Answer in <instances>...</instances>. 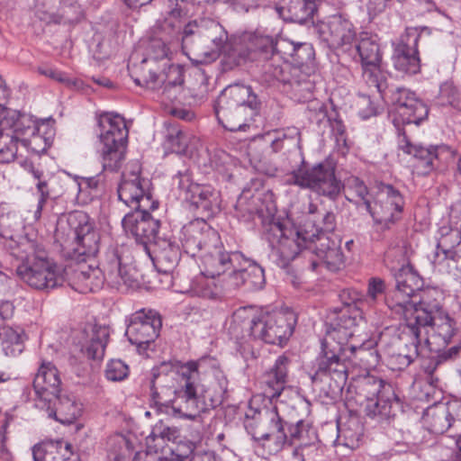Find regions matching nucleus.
Returning a JSON list of instances; mask_svg holds the SVG:
<instances>
[{"mask_svg":"<svg viewBox=\"0 0 461 461\" xmlns=\"http://www.w3.org/2000/svg\"><path fill=\"white\" fill-rule=\"evenodd\" d=\"M201 363L189 361L169 372H166L167 366L165 364L152 369L150 397L158 411L164 407L167 413L193 420L222 402L227 391L226 381L222 379L205 388L201 384Z\"/></svg>","mask_w":461,"mask_h":461,"instance_id":"1","label":"nucleus"},{"mask_svg":"<svg viewBox=\"0 0 461 461\" xmlns=\"http://www.w3.org/2000/svg\"><path fill=\"white\" fill-rule=\"evenodd\" d=\"M54 129L46 122L32 116L9 110L0 104V162L10 163L15 159L21 144L33 153L47 150L52 143Z\"/></svg>","mask_w":461,"mask_h":461,"instance_id":"2","label":"nucleus"},{"mask_svg":"<svg viewBox=\"0 0 461 461\" xmlns=\"http://www.w3.org/2000/svg\"><path fill=\"white\" fill-rule=\"evenodd\" d=\"M296 320L293 312H265L253 306L237 309L229 327L230 334L237 340H262L281 344L294 331Z\"/></svg>","mask_w":461,"mask_h":461,"instance_id":"3","label":"nucleus"},{"mask_svg":"<svg viewBox=\"0 0 461 461\" xmlns=\"http://www.w3.org/2000/svg\"><path fill=\"white\" fill-rule=\"evenodd\" d=\"M8 248L11 255L21 260L16 273L30 287L50 291L63 285L66 281L64 270L50 259L43 248L34 240L20 237L18 240H11Z\"/></svg>","mask_w":461,"mask_h":461,"instance_id":"4","label":"nucleus"},{"mask_svg":"<svg viewBox=\"0 0 461 461\" xmlns=\"http://www.w3.org/2000/svg\"><path fill=\"white\" fill-rule=\"evenodd\" d=\"M182 49L189 59L196 64H207L221 54L236 59V49L227 31L212 19L193 21L183 31Z\"/></svg>","mask_w":461,"mask_h":461,"instance_id":"5","label":"nucleus"},{"mask_svg":"<svg viewBox=\"0 0 461 461\" xmlns=\"http://www.w3.org/2000/svg\"><path fill=\"white\" fill-rule=\"evenodd\" d=\"M441 297V292L436 288H420L417 294L419 300L412 299L404 312L400 313L404 318L408 329L397 340L398 352L394 357L400 368L409 366L418 357L416 345L419 344L421 330L417 329L416 325H420L424 329L433 315L443 312L440 307Z\"/></svg>","mask_w":461,"mask_h":461,"instance_id":"6","label":"nucleus"},{"mask_svg":"<svg viewBox=\"0 0 461 461\" xmlns=\"http://www.w3.org/2000/svg\"><path fill=\"white\" fill-rule=\"evenodd\" d=\"M278 42L271 36L255 34L249 37V50L255 53L261 64V78L271 85L276 82L288 84L294 95L307 99L311 96L312 84L310 81L301 82L290 78V65L283 61L277 52Z\"/></svg>","mask_w":461,"mask_h":461,"instance_id":"7","label":"nucleus"},{"mask_svg":"<svg viewBox=\"0 0 461 461\" xmlns=\"http://www.w3.org/2000/svg\"><path fill=\"white\" fill-rule=\"evenodd\" d=\"M68 228L57 229L56 237L67 250L70 258L77 263L95 260L100 249V235L94 222L82 212H75L68 216Z\"/></svg>","mask_w":461,"mask_h":461,"instance_id":"8","label":"nucleus"},{"mask_svg":"<svg viewBox=\"0 0 461 461\" xmlns=\"http://www.w3.org/2000/svg\"><path fill=\"white\" fill-rule=\"evenodd\" d=\"M259 106L258 96L249 86L234 85L221 94L216 116L219 122L230 131H244L248 119L252 118Z\"/></svg>","mask_w":461,"mask_h":461,"instance_id":"9","label":"nucleus"},{"mask_svg":"<svg viewBox=\"0 0 461 461\" xmlns=\"http://www.w3.org/2000/svg\"><path fill=\"white\" fill-rule=\"evenodd\" d=\"M316 233L309 231L307 227L299 230L285 227L278 221H271L266 225L265 237L272 247V257L280 267H285L293 261L303 249L310 251L315 241Z\"/></svg>","mask_w":461,"mask_h":461,"instance_id":"10","label":"nucleus"},{"mask_svg":"<svg viewBox=\"0 0 461 461\" xmlns=\"http://www.w3.org/2000/svg\"><path fill=\"white\" fill-rule=\"evenodd\" d=\"M98 126L102 145L98 152L103 169L116 172L125 159L128 139L126 123L120 115L105 113L99 116Z\"/></svg>","mask_w":461,"mask_h":461,"instance_id":"11","label":"nucleus"},{"mask_svg":"<svg viewBox=\"0 0 461 461\" xmlns=\"http://www.w3.org/2000/svg\"><path fill=\"white\" fill-rule=\"evenodd\" d=\"M287 182L302 188H308L319 195L335 201L344 188L335 176L334 167L319 163L312 167H302L289 176Z\"/></svg>","mask_w":461,"mask_h":461,"instance_id":"12","label":"nucleus"},{"mask_svg":"<svg viewBox=\"0 0 461 461\" xmlns=\"http://www.w3.org/2000/svg\"><path fill=\"white\" fill-rule=\"evenodd\" d=\"M245 428L255 440H273L276 451L280 450L288 438L276 407L250 409L246 414Z\"/></svg>","mask_w":461,"mask_h":461,"instance_id":"13","label":"nucleus"},{"mask_svg":"<svg viewBox=\"0 0 461 461\" xmlns=\"http://www.w3.org/2000/svg\"><path fill=\"white\" fill-rule=\"evenodd\" d=\"M330 341L322 342V356L318 361V367L312 380L315 384L327 385L328 393L333 395L339 393L348 380V367L336 352V349L328 350Z\"/></svg>","mask_w":461,"mask_h":461,"instance_id":"14","label":"nucleus"},{"mask_svg":"<svg viewBox=\"0 0 461 461\" xmlns=\"http://www.w3.org/2000/svg\"><path fill=\"white\" fill-rule=\"evenodd\" d=\"M393 276L396 282L395 288L386 294L385 303L392 311L400 314L410 305L412 299H417L423 281L411 265L400 267Z\"/></svg>","mask_w":461,"mask_h":461,"instance_id":"15","label":"nucleus"},{"mask_svg":"<svg viewBox=\"0 0 461 461\" xmlns=\"http://www.w3.org/2000/svg\"><path fill=\"white\" fill-rule=\"evenodd\" d=\"M140 174V166L138 162L128 166L118 187L119 199L132 209L154 208L151 197L147 193L148 180L141 178Z\"/></svg>","mask_w":461,"mask_h":461,"instance_id":"16","label":"nucleus"},{"mask_svg":"<svg viewBox=\"0 0 461 461\" xmlns=\"http://www.w3.org/2000/svg\"><path fill=\"white\" fill-rule=\"evenodd\" d=\"M397 147L404 154L411 156V167L419 175H427L438 166L441 146L414 143L404 130H399Z\"/></svg>","mask_w":461,"mask_h":461,"instance_id":"17","label":"nucleus"},{"mask_svg":"<svg viewBox=\"0 0 461 461\" xmlns=\"http://www.w3.org/2000/svg\"><path fill=\"white\" fill-rule=\"evenodd\" d=\"M244 256L240 251H227L224 247L215 243L203 257L204 274L211 277L224 276L229 277L231 286L234 272L241 267Z\"/></svg>","mask_w":461,"mask_h":461,"instance_id":"18","label":"nucleus"},{"mask_svg":"<svg viewBox=\"0 0 461 461\" xmlns=\"http://www.w3.org/2000/svg\"><path fill=\"white\" fill-rule=\"evenodd\" d=\"M161 326V318L158 312L141 309L131 315L125 334L132 345L141 348L158 338Z\"/></svg>","mask_w":461,"mask_h":461,"instance_id":"19","label":"nucleus"},{"mask_svg":"<svg viewBox=\"0 0 461 461\" xmlns=\"http://www.w3.org/2000/svg\"><path fill=\"white\" fill-rule=\"evenodd\" d=\"M176 179L180 191L179 194L184 200L208 214H213L220 211V194L215 189L209 185L193 183L187 174L179 173Z\"/></svg>","mask_w":461,"mask_h":461,"instance_id":"20","label":"nucleus"},{"mask_svg":"<svg viewBox=\"0 0 461 461\" xmlns=\"http://www.w3.org/2000/svg\"><path fill=\"white\" fill-rule=\"evenodd\" d=\"M314 240L311 250L305 252V255L309 256L311 269L316 270L320 265H324L331 271L339 269L344 263L339 241L331 239L327 232L316 233Z\"/></svg>","mask_w":461,"mask_h":461,"instance_id":"21","label":"nucleus"},{"mask_svg":"<svg viewBox=\"0 0 461 461\" xmlns=\"http://www.w3.org/2000/svg\"><path fill=\"white\" fill-rule=\"evenodd\" d=\"M360 321L362 312L356 305L346 304L341 309L335 310L330 316L325 340H338L339 350H345L342 346L354 335L355 328Z\"/></svg>","mask_w":461,"mask_h":461,"instance_id":"22","label":"nucleus"},{"mask_svg":"<svg viewBox=\"0 0 461 461\" xmlns=\"http://www.w3.org/2000/svg\"><path fill=\"white\" fill-rule=\"evenodd\" d=\"M149 208L140 207L125 214L122 224L126 233L131 234L138 242L150 245L159 237V221L148 212Z\"/></svg>","mask_w":461,"mask_h":461,"instance_id":"23","label":"nucleus"},{"mask_svg":"<svg viewBox=\"0 0 461 461\" xmlns=\"http://www.w3.org/2000/svg\"><path fill=\"white\" fill-rule=\"evenodd\" d=\"M403 205L402 196L392 185H386L384 188L379 201L373 205L369 200H365V209L371 214L375 221L385 226L400 219Z\"/></svg>","mask_w":461,"mask_h":461,"instance_id":"24","label":"nucleus"},{"mask_svg":"<svg viewBox=\"0 0 461 461\" xmlns=\"http://www.w3.org/2000/svg\"><path fill=\"white\" fill-rule=\"evenodd\" d=\"M416 327L421 330L419 344L416 345L418 357L426 348L433 350L431 344L447 345L456 332L454 321L444 312L433 315L432 320L424 329L420 325Z\"/></svg>","mask_w":461,"mask_h":461,"instance_id":"25","label":"nucleus"},{"mask_svg":"<svg viewBox=\"0 0 461 461\" xmlns=\"http://www.w3.org/2000/svg\"><path fill=\"white\" fill-rule=\"evenodd\" d=\"M420 34L416 28H407L396 46L393 61L394 68L405 74H417L420 70L418 42Z\"/></svg>","mask_w":461,"mask_h":461,"instance_id":"26","label":"nucleus"},{"mask_svg":"<svg viewBox=\"0 0 461 461\" xmlns=\"http://www.w3.org/2000/svg\"><path fill=\"white\" fill-rule=\"evenodd\" d=\"M356 48L360 57L364 78L369 85L380 89L382 55L376 40L363 33Z\"/></svg>","mask_w":461,"mask_h":461,"instance_id":"27","label":"nucleus"},{"mask_svg":"<svg viewBox=\"0 0 461 461\" xmlns=\"http://www.w3.org/2000/svg\"><path fill=\"white\" fill-rule=\"evenodd\" d=\"M182 233L183 248L192 256L203 249H209L219 240L216 230L202 219H195L185 225Z\"/></svg>","mask_w":461,"mask_h":461,"instance_id":"28","label":"nucleus"},{"mask_svg":"<svg viewBox=\"0 0 461 461\" xmlns=\"http://www.w3.org/2000/svg\"><path fill=\"white\" fill-rule=\"evenodd\" d=\"M318 32L320 38L332 49H348L356 37L353 24L341 15L331 16L327 22L321 23Z\"/></svg>","mask_w":461,"mask_h":461,"instance_id":"29","label":"nucleus"},{"mask_svg":"<svg viewBox=\"0 0 461 461\" xmlns=\"http://www.w3.org/2000/svg\"><path fill=\"white\" fill-rule=\"evenodd\" d=\"M60 385L61 381L56 366L50 362H42L33 380L36 405L44 409L60 393Z\"/></svg>","mask_w":461,"mask_h":461,"instance_id":"30","label":"nucleus"},{"mask_svg":"<svg viewBox=\"0 0 461 461\" xmlns=\"http://www.w3.org/2000/svg\"><path fill=\"white\" fill-rule=\"evenodd\" d=\"M435 264L439 271L461 272V237L458 231L451 230L438 241Z\"/></svg>","mask_w":461,"mask_h":461,"instance_id":"31","label":"nucleus"},{"mask_svg":"<svg viewBox=\"0 0 461 461\" xmlns=\"http://www.w3.org/2000/svg\"><path fill=\"white\" fill-rule=\"evenodd\" d=\"M105 277V269L103 271L96 265V261L77 263L68 279L69 285L80 294H87L99 290Z\"/></svg>","mask_w":461,"mask_h":461,"instance_id":"32","label":"nucleus"},{"mask_svg":"<svg viewBox=\"0 0 461 461\" xmlns=\"http://www.w3.org/2000/svg\"><path fill=\"white\" fill-rule=\"evenodd\" d=\"M289 365L287 357L279 356L273 366L264 373L260 384L266 398L272 401L280 396L287 383Z\"/></svg>","mask_w":461,"mask_h":461,"instance_id":"33","label":"nucleus"},{"mask_svg":"<svg viewBox=\"0 0 461 461\" xmlns=\"http://www.w3.org/2000/svg\"><path fill=\"white\" fill-rule=\"evenodd\" d=\"M105 277L112 286L120 288L124 285L135 288L140 285V275L133 265L123 262L122 258L114 253L105 267Z\"/></svg>","mask_w":461,"mask_h":461,"instance_id":"34","label":"nucleus"},{"mask_svg":"<svg viewBox=\"0 0 461 461\" xmlns=\"http://www.w3.org/2000/svg\"><path fill=\"white\" fill-rule=\"evenodd\" d=\"M151 246L154 254L152 260L157 270L163 274H171L180 260L179 246L171 239L160 237Z\"/></svg>","mask_w":461,"mask_h":461,"instance_id":"35","label":"nucleus"},{"mask_svg":"<svg viewBox=\"0 0 461 461\" xmlns=\"http://www.w3.org/2000/svg\"><path fill=\"white\" fill-rule=\"evenodd\" d=\"M83 354L90 359L102 358L109 339L108 328L96 323H87L83 330Z\"/></svg>","mask_w":461,"mask_h":461,"instance_id":"36","label":"nucleus"},{"mask_svg":"<svg viewBox=\"0 0 461 461\" xmlns=\"http://www.w3.org/2000/svg\"><path fill=\"white\" fill-rule=\"evenodd\" d=\"M49 416L63 424L74 422L81 413V404L68 395H56V399L48 402L45 408Z\"/></svg>","mask_w":461,"mask_h":461,"instance_id":"37","label":"nucleus"},{"mask_svg":"<svg viewBox=\"0 0 461 461\" xmlns=\"http://www.w3.org/2000/svg\"><path fill=\"white\" fill-rule=\"evenodd\" d=\"M276 10L285 21L304 23L313 16L316 4L314 0H283V5Z\"/></svg>","mask_w":461,"mask_h":461,"instance_id":"38","label":"nucleus"},{"mask_svg":"<svg viewBox=\"0 0 461 461\" xmlns=\"http://www.w3.org/2000/svg\"><path fill=\"white\" fill-rule=\"evenodd\" d=\"M131 77L137 86L146 87L150 90H158L161 88L163 77L158 73L159 67L153 61H148L143 59L140 64L129 68Z\"/></svg>","mask_w":461,"mask_h":461,"instance_id":"39","label":"nucleus"},{"mask_svg":"<svg viewBox=\"0 0 461 461\" xmlns=\"http://www.w3.org/2000/svg\"><path fill=\"white\" fill-rule=\"evenodd\" d=\"M363 435L364 426L357 415H350L345 421L338 424V440L351 449L359 446Z\"/></svg>","mask_w":461,"mask_h":461,"instance_id":"40","label":"nucleus"},{"mask_svg":"<svg viewBox=\"0 0 461 461\" xmlns=\"http://www.w3.org/2000/svg\"><path fill=\"white\" fill-rule=\"evenodd\" d=\"M246 263H241V267L236 269L233 276L232 287H240L249 283L252 287H261L264 284V270L257 263L244 257Z\"/></svg>","mask_w":461,"mask_h":461,"instance_id":"41","label":"nucleus"},{"mask_svg":"<svg viewBox=\"0 0 461 461\" xmlns=\"http://www.w3.org/2000/svg\"><path fill=\"white\" fill-rule=\"evenodd\" d=\"M164 68V71L160 73L163 77L161 84L162 95L168 101L173 102L181 91V86L184 82V70L181 66L176 64H167Z\"/></svg>","mask_w":461,"mask_h":461,"instance_id":"42","label":"nucleus"},{"mask_svg":"<svg viewBox=\"0 0 461 461\" xmlns=\"http://www.w3.org/2000/svg\"><path fill=\"white\" fill-rule=\"evenodd\" d=\"M308 221L312 223V230L314 233L330 232L336 227V217L332 212L321 209L318 204L310 203L307 207Z\"/></svg>","mask_w":461,"mask_h":461,"instance_id":"43","label":"nucleus"},{"mask_svg":"<svg viewBox=\"0 0 461 461\" xmlns=\"http://www.w3.org/2000/svg\"><path fill=\"white\" fill-rule=\"evenodd\" d=\"M260 201L259 195L252 194L250 190H244L238 197L235 204L237 216L245 221L252 219L255 214L263 216L264 209Z\"/></svg>","mask_w":461,"mask_h":461,"instance_id":"44","label":"nucleus"},{"mask_svg":"<svg viewBox=\"0 0 461 461\" xmlns=\"http://www.w3.org/2000/svg\"><path fill=\"white\" fill-rule=\"evenodd\" d=\"M409 104L399 106L394 113L403 124H419L427 118L429 110L420 100H410Z\"/></svg>","mask_w":461,"mask_h":461,"instance_id":"45","label":"nucleus"},{"mask_svg":"<svg viewBox=\"0 0 461 461\" xmlns=\"http://www.w3.org/2000/svg\"><path fill=\"white\" fill-rule=\"evenodd\" d=\"M70 444L43 442L32 448L34 461H59L64 452L69 453Z\"/></svg>","mask_w":461,"mask_h":461,"instance_id":"46","label":"nucleus"},{"mask_svg":"<svg viewBox=\"0 0 461 461\" xmlns=\"http://www.w3.org/2000/svg\"><path fill=\"white\" fill-rule=\"evenodd\" d=\"M180 14V10L174 9L163 19V21L158 22L156 28L158 37L162 38L168 42L176 38L182 28Z\"/></svg>","mask_w":461,"mask_h":461,"instance_id":"47","label":"nucleus"},{"mask_svg":"<svg viewBox=\"0 0 461 461\" xmlns=\"http://www.w3.org/2000/svg\"><path fill=\"white\" fill-rule=\"evenodd\" d=\"M108 445V458L111 461H124L132 454V447L130 440L121 434L111 437Z\"/></svg>","mask_w":461,"mask_h":461,"instance_id":"48","label":"nucleus"},{"mask_svg":"<svg viewBox=\"0 0 461 461\" xmlns=\"http://www.w3.org/2000/svg\"><path fill=\"white\" fill-rule=\"evenodd\" d=\"M192 293L194 295L206 299H214L220 295L221 289L219 287L214 277L208 276L203 272L192 284Z\"/></svg>","mask_w":461,"mask_h":461,"instance_id":"49","label":"nucleus"},{"mask_svg":"<svg viewBox=\"0 0 461 461\" xmlns=\"http://www.w3.org/2000/svg\"><path fill=\"white\" fill-rule=\"evenodd\" d=\"M360 390L362 394L366 397L367 403L373 402L384 394H393L390 384L375 377H369L364 380Z\"/></svg>","mask_w":461,"mask_h":461,"instance_id":"50","label":"nucleus"},{"mask_svg":"<svg viewBox=\"0 0 461 461\" xmlns=\"http://www.w3.org/2000/svg\"><path fill=\"white\" fill-rule=\"evenodd\" d=\"M430 411L431 414L428 413V416L430 430L433 433L442 434L451 427L453 417L447 407L439 406Z\"/></svg>","mask_w":461,"mask_h":461,"instance_id":"51","label":"nucleus"},{"mask_svg":"<svg viewBox=\"0 0 461 461\" xmlns=\"http://www.w3.org/2000/svg\"><path fill=\"white\" fill-rule=\"evenodd\" d=\"M166 147L171 152L189 155L190 135L179 129L173 128L167 135Z\"/></svg>","mask_w":461,"mask_h":461,"instance_id":"52","label":"nucleus"},{"mask_svg":"<svg viewBox=\"0 0 461 461\" xmlns=\"http://www.w3.org/2000/svg\"><path fill=\"white\" fill-rule=\"evenodd\" d=\"M168 41L163 40L159 37L152 38L147 48H146V57L144 59H148V61H153L158 64V62H163V67L167 66V56H168Z\"/></svg>","mask_w":461,"mask_h":461,"instance_id":"53","label":"nucleus"},{"mask_svg":"<svg viewBox=\"0 0 461 461\" xmlns=\"http://www.w3.org/2000/svg\"><path fill=\"white\" fill-rule=\"evenodd\" d=\"M384 262L393 275L400 267L411 265L408 251L404 246H397L389 249L384 256Z\"/></svg>","mask_w":461,"mask_h":461,"instance_id":"54","label":"nucleus"},{"mask_svg":"<svg viewBox=\"0 0 461 461\" xmlns=\"http://www.w3.org/2000/svg\"><path fill=\"white\" fill-rule=\"evenodd\" d=\"M285 432L288 436L286 442H290V444L294 443L296 440L301 441V443H306L316 438L313 429L302 420H298L295 424L288 425Z\"/></svg>","mask_w":461,"mask_h":461,"instance_id":"55","label":"nucleus"},{"mask_svg":"<svg viewBox=\"0 0 461 461\" xmlns=\"http://www.w3.org/2000/svg\"><path fill=\"white\" fill-rule=\"evenodd\" d=\"M390 396H393V394H384L381 397L375 400L373 402L366 404V413L370 417L380 416L382 418H386L391 413V401Z\"/></svg>","mask_w":461,"mask_h":461,"instance_id":"56","label":"nucleus"},{"mask_svg":"<svg viewBox=\"0 0 461 461\" xmlns=\"http://www.w3.org/2000/svg\"><path fill=\"white\" fill-rule=\"evenodd\" d=\"M439 105L457 107L460 104V95L452 83L445 82L440 86L437 97Z\"/></svg>","mask_w":461,"mask_h":461,"instance_id":"57","label":"nucleus"},{"mask_svg":"<svg viewBox=\"0 0 461 461\" xmlns=\"http://www.w3.org/2000/svg\"><path fill=\"white\" fill-rule=\"evenodd\" d=\"M23 330L20 328L14 329L9 326L1 327V341L5 350L9 346H17V350L21 352L22 349L20 346L23 341Z\"/></svg>","mask_w":461,"mask_h":461,"instance_id":"58","label":"nucleus"},{"mask_svg":"<svg viewBox=\"0 0 461 461\" xmlns=\"http://www.w3.org/2000/svg\"><path fill=\"white\" fill-rule=\"evenodd\" d=\"M129 375V366L120 359H113L105 368V377L113 382L124 380Z\"/></svg>","mask_w":461,"mask_h":461,"instance_id":"59","label":"nucleus"},{"mask_svg":"<svg viewBox=\"0 0 461 461\" xmlns=\"http://www.w3.org/2000/svg\"><path fill=\"white\" fill-rule=\"evenodd\" d=\"M161 438L167 441H175L179 438V429L176 427L166 426L163 423L157 424L148 438Z\"/></svg>","mask_w":461,"mask_h":461,"instance_id":"60","label":"nucleus"},{"mask_svg":"<svg viewBox=\"0 0 461 461\" xmlns=\"http://www.w3.org/2000/svg\"><path fill=\"white\" fill-rule=\"evenodd\" d=\"M392 103L393 113L397 112L399 106H405L410 104V100H418L414 95L405 88H397L392 93Z\"/></svg>","mask_w":461,"mask_h":461,"instance_id":"61","label":"nucleus"},{"mask_svg":"<svg viewBox=\"0 0 461 461\" xmlns=\"http://www.w3.org/2000/svg\"><path fill=\"white\" fill-rule=\"evenodd\" d=\"M317 452V447L312 442L300 443L293 451L294 461H305L306 457H311Z\"/></svg>","mask_w":461,"mask_h":461,"instance_id":"62","label":"nucleus"},{"mask_svg":"<svg viewBox=\"0 0 461 461\" xmlns=\"http://www.w3.org/2000/svg\"><path fill=\"white\" fill-rule=\"evenodd\" d=\"M312 48L307 43H300L293 46L291 55L298 63H304L312 56Z\"/></svg>","mask_w":461,"mask_h":461,"instance_id":"63","label":"nucleus"},{"mask_svg":"<svg viewBox=\"0 0 461 461\" xmlns=\"http://www.w3.org/2000/svg\"><path fill=\"white\" fill-rule=\"evenodd\" d=\"M457 352V348L456 347L451 348L447 353H444L439 355L437 358L429 360L427 366H424V372L432 378V375H434L438 366L443 360L452 357L453 355H456Z\"/></svg>","mask_w":461,"mask_h":461,"instance_id":"64","label":"nucleus"}]
</instances>
